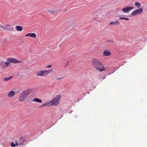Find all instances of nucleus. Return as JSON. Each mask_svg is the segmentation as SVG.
Here are the masks:
<instances>
[{
    "label": "nucleus",
    "mask_w": 147,
    "mask_h": 147,
    "mask_svg": "<svg viewBox=\"0 0 147 147\" xmlns=\"http://www.w3.org/2000/svg\"><path fill=\"white\" fill-rule=\"evenodd\" d=\"M92 63L93 67L100 71H102L105 70L104 66L97 59H93Z\"/></svg>",
    "instance_id": "1"
},
{
    "label": "nucleus",
    "mask_w": 147,
    "mask_h": 147,
    "mask_svg": "<svg viewBox=\"0 0 147 147\" xmlns=\"http://www.w3.org/2000/svg\"><path fill=\"white\" fill-rule=\"evenodd\" d=\"M61 98V95H58L53 99L51 100L49 102L45 103L42 106V107H44L46 106H50L57 105L59 103Z\"/></svg>",
    "instance_id": "2"
},
{
    "label": "nucleus",
    "mask_w": 147,
    "mask_h": 147,
    "mask_svg": "<svg viewBox=\"0 0 147 147\" xmlns=\"http://www.w3.org/2000/svg\"><path fill=\"white\" fill-rule=\"evenodd\" d=\"M21 61L18 60L15 58H9L7 59L6 62L2 61L1 62V65L3 67H8L10 63H20Z\"/></svg>",
    "instance_id": "3"
},
{
    "label": "nucleus",
    "mask_w": 147,
    "mask_h": 147,
    "mask_svg": "<svg viewBox=\"0 0 147 147\" xmlns=\"http://www.w3.org/2000/svg\"><path fill=\"white\" fill-rule=\"evenodd\" d=\"M29 94V93L28 91H23L19 97V100L20 102L23 101L26 98Z\"/></svg>",
    "instance_id": "4"
},
{
    "label": "nucleus",
    "mask_w": 147,
    "mask_h": 147,
    "mask_svg": "<svg viewBox=\"0 0 147 147\" xmlns=\"http://www.w3.org/2000/svg\"><path fill=\"white\" fill-rule=\"evenodd\" d=\"M143 9L142 8H140L137 9L133 11L131 13L132 16H134L137 14H140L142 13Z\"/></svg>",
    "instance_id": "5"
},
{
    "label": "nucleus",
    "mask_w": 147,
    "mask_h": 147,
    "mask_svg": "<svg viewBox=\"0 0 147 147\" xmlns=\"http://www.w3.org/2000/svg\"><path fill=\"white\" fill-rule=\"evenodd\" d=\"M134 9V7H133L127 6L123 8L122 9V11L124 13H128Z\"/></svg>",
    "instance_id": "6"
},
{
    "label": "nucleus",
    "mask_w": 147,
    "mask_h": 147,
    "mask_svg": "<svg viewBox=\"0 0 147 147\" xmlns=\"http://www.w3.org/2000/svg\"><path fill=\"white\" fill-rule=\"evenodd\" d=\"M0 27L2 28L4 30H11V28L10 27V26L9 24H7L5 26H3L0 24Z\"/></svg>",
    "instance_id": "7"
},
{
    "label": "nucleus",
    "mask_w": 147,
    "mask_h": 147,
    "mask_svg": "<svg viewBox=\"0 0 147 147\" xmlns=\"http://www.w3.org/2000/svg\"><path fill=\"white\" fill-rule=\"evenodd\" d=\"M45 75L44 70L38 71L36 73V75L42 77Z\"/></svg>",
    "instance_id": "8"
},
{
    "label": "nucleus",
    "mask_w": 147,
    "mask_h": 147,
    "mask_svg": "<svg viewBox=\"0 0 147 147\" xmlns=\"http://www.w3.org/2000/svg\"><path fill=\"white\" fill-rule=\"evenodd\" d=\"M120 24V23L118 20L115 22H111L109 23V25L110 26L118 25Z\"/></svg>",
    "instance_id": "9"
},
{
    "label": "nucleus",
    "mask_w": 147,
    "mask_h": 147,
    "mask_svg": "<svg viewBox=\"0 0 147 147\" xmlns=\"http://www.w3.org/2000/svg\"><path fill=\"white\" fill-rule=\"evenodd\" d=\"M26 36H30L33 38H35L36 36V34L34 33H29L25 35Z\"/></svg>",
    "instance_id": "10"
},
{
    "label": "nucleus",
    "mask_w": 147,
    "mask_h": 147,
    "mask_svg": "<svg viewBox=\"0 0 147 147\" xmlns=\"http://www.w3.org/2000/svg\"><path fill=\"white\" fill-rule=\"evenodd\" d=\"M111 53L110 51L109 50L105 51L103 52V56H108L110 55Z\"/></svg>",
    "instance_id": "11"
},
{
    "label": "nucleus",
    "mask_w": 147,
    "mask_h": 147,
    "mask_svg": "<svg viewBox=\"0 0 147 147\" xmlns=\"http://www.w3.org/2000/svg\"><path fill=\"white\" fill-rule=\"evenodd\" d=\"M20 143H22V144L24 142H26V141L25 140V138L23 137H22L20 140H19Z\"/></svg>",
    "instance_id": "12"
},
{
    "label": "nucleus",
    "mask_w": 147,
    "mask_h": 147,
    "mask_svg": "<svg viewBox=\"0 0 147 147\" xmlns=\"http://www.w3.org/2000/svg\"><path fill=\"white\" fill-rule=\"evenodd\" d=\"M15 94V92L13 91L10 92L8 94V96L9 97H12Z\"/></svg>",
    "instance_id": "13"
},
{
    "label": "nucleus",
    "mask_w": 147,
    "mask_h": 147,
    "mask_svg": "<svg viewBox=\"0 0 147 147\" xmlns=\"http://www.w3.org/2000/svg\"><path fill=\"white\" fill-rule=\"evenodd\" d=\"M53 71V69H51L49 70H44L45 75L50 74Z\"/></svg>",
    "instance_id": "14"
},
{
    "label": "nucleus",
    "mask_w": 147,
    "mask_h": 147,
    "mask_svg": "<svg viewBox=\"0 0 147 147\" xmlns=\"http://www.w3.org/2000/svg\"><path fill=\"white\" fill-rule=\"evenodd\" d=\"M17 30L18 31H21L22 30L23 28L22 26H16Z\"/></svg>",
    "instance_id": "15"
},
{
    "label": "nucleus",
    "mask_w": 147,
    "mask_h": 147,
    "mask_svg": "<svg viewBox=\"0 0 147 147\" xmlns=\"http://www.w3.org/2000/svg\"><path fill=\"white\" fill-rule=\"evenodd\" d=\"M33 101H35L36 102H39L41 103L42 102V101L41 100L38 98H35L33 99Z\"/></svg>",
    "instance_id": "16"
},
{
    "label": "nucleus",
    "mask_w": 147,
    "mask_h": 147,
    "mask_svg": "<svg viewBox=\"0 0 147 147\" xmlns=\"http://www.w3.org/2000/svg\"><path fill=\"white\" fill-rule=\"evenodd\" d=\"M135 5L138 8H139L140 7L141 4L140 3L138 2H136L135 3Z\"/></svg>",
    "instance_id": "17"
},
{
    "label": "nucleus",
    "mask_w": 147,
    "mask_h": 147,
    "mask_svg": "<svg viewBox=\"0 0 147 147\" xmlns=\"http://www.w3.org/2000/svg\"><path fill=\"white\" fill-rule=\"evenodd\" d=\"M12 78V76H11L10 77L5 78H4V81H7L9 80Z\"/></svg>",
    "instance_id": "18"
},
{
    "label": "nucleus",
    "mask_w": 147,
    "mask_h": 147,
    "mask_svg": "<svg viewBox=\"0 0 147 147\" xmlns=\"http://www.w3.org/2000/svg\"><path fill=\"white\" fill-rule=\"evenodd\" d=\"M119 19V20H124L127 21L129 20V18L125 17H120Z\"/></svg>",
    "instance_id": "19"
},
{
    "label": "nucleus",
    "mask_w": 147,
    "mask_h": 147,
    "mask_svg": "<svg viewBox=\"0 0 147 147\" xmlns=\"http://www.w3.org/2000/svg\"><path fill=\"white\" fill-rule=\"evenodd\" d=\"M10 145L11 147H14L17 146H18V144H15L14 142H12L10 143Z\"/></svg>",
    "instance_id": "20"
},
{
    "label": "nucleus",
    "mask_w": 147,
    "mask_h": 147,
    "mask_svg": "<svg viewBox=\"0 0 147 147\" xmlns=\"http://www.w3.org/2000/svg\"><path fill=\"white\" fill-rule=\"evenodd\" d=\"M48 11L50 13H51L53 14H54L56 12V11L54 10H48Z\"/></svg>",
    "instance_id": "21"
},
{
    "label": "nucleus",
    "mask_w": 147,
    "mask_h": 147,
    "mask_svg": "<svg viewBox=\"0 0 147 147\" xmlns=\"http://www.w3.org/2000/svg\"><path fill=\"white\" fill-rule=\"evenodd\" d=\"M58 80V78L57 76H54L52 79V80L53 81H55Z\"/></svg>",
    "instance_id": "22"
},
{
    "label": "nucleus",
    "mask_w": 147,
    "mask_h": 147,
    "mask_svg": "<svg viewBox=\"0 0 147 147\" xmlns=\"http://www.w3.org/2000/svg\"><path fill=\"white\" fill-rule=\"evenodd\" d=\"M15 144H18V145H22V143H20L19 142V141L16 142H15Z\"/></svg>",
    "instance_id": "23"
},
{
    "label": "nucleus",
    "mask_w": 147,
    "mask_h": 147,
    "mask_svg": "<svg viewBox=\"0 0 147 147\" xmlns=\"http://www.w3.org/2000/svg\"><path fill=\"white\" fill-rule=\"evenodd\" d=\"M51 66H52L51 65H49L47 67L49 68H51Z\"/></svg>",
    "instance_id": "24"
},
{
    "label": "nucleus",
    "mask_w": 147,
    "mask_h": 147,
    "mask_svg": "<svg viewBox=\"0 0 147 147\" xmlns=\"http://www.w3.org/2000/svg\"><path fill=\"white\" fill-rule=\"evenodd\" d=\"M107 41L108 42H113V41L112 40H107Z\"/></svg>",
    "instance_id": "25"
},
{
    "label": "nucleus",
    "mask_w": 147,
    "mask_h": 147,
    "mask_svg": "<svg viewBox=\"0 0 147 147\" xmlns=\"http://www.w3.org/2000/svg\"><path fill=\"white\" fill-rule=\"evenodd\" d=\"M69 63V62L68 61V62H67V64H66V66H67V65H68Z\"/></svg>",
    "instance_id": "26"
},
{
    "label": "nucleus",
    "mask_w": 147,
    "mask_h": 147,
    "mask_svg": "<svg viewBox=\"0 0 147 147\" xmlns=\"http://www.w3.org/2000/svg\"><path fill=\"white\" fill-rule=\"evenodd\" d=\"M62 78H58V80H59L61 79Z\"/></svg>",
    "instance_id": "27"
},
{
    "label": "nucleus",
    "mask_w": 147,
    "mask_h": 147,
    "mask_svg": "<svg viewBox=\"0 0 147 147\" xmlns=\"http://www.w3.org/2000/svg\"><path fill=\"white\" fill-rule=\"evenodd\" d=\"M79 100L78 99V101H79Z\"/></svg>",
    "instance_id": "28"
}]
</instances>
